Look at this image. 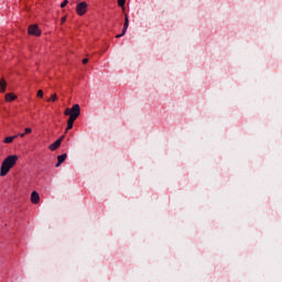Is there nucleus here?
<instances>
[{
    "instance_id": "412c9836",
    "label": "nucleus",
    "mask_w": 282,
    "mask_h": 282,
    "mask_svg": "<svg viewBox=\"0 0 282 282\" xmlns=\"http://www.w3.org/2000/svg\"><path fill=\"white\" fill-rule=\"evenodd\" d=\"M65 21H67V18H66V17H63V18H62V23H65Z\"/></svg>"
},
{
    "instance_id": "f8f14e48",
    "label": "nucleus",
    "mask_w": 282,
    "mask_h": 282,
    "mask_svg": "<svg viewBox=\"0 0 282 282\" xmlns=\"http://www.w3.org/2000/svg\"><path fill=\"white\" fill-rule=\"evenodd\" d=\"M7 85L8 84L4 82V79H0V91H1V94H4Z\"/></svg>"
},
{
    "instance_id": "f3484780",
    "label": "nucleus",
    "mask_w": 282,
    "mask_h": 282,
    "mask_svg": "<svg viewBox=\"0 0 282 282\" xmlns=\"http://www.w3.org/2000/svg\"><path fill=\"white\" fill-rule=\"evenodd\" d=\"M57 140H59V144H63V140H65V134H63L62 137H59Z\"/></svg>"
},
{
    "instance_id": "6e6552de",
    "label": "nucleus",
    "mask_w": 282,
    "mask_h": 282,
    "mask_svg": "<svg viewBox=\"0 0 282 282\" xmlns=\"http://www.w3.org/2000/svg\"><path fill=\"white\" fill-rule=\"evenodd\" d=\"M74 122H76V119H68L67 120V127L65 133H67L70 129H74Z\"/></svg>"
},
{
    "instance_id": "1a4fd4ad",
    "label": "nucleus",
    "mask_w": 282,
    "mask_h": 282,
    "mask_svg": "<svg viewBox=\"0 0 282 282\" xmlns=\"http://www.w3.org/2000/svg\"><path fill=\"white\" fill-rule=\"evenodd\" d=\"M61 147V140H56L54 143H52L48 149L50 151H56Z\"/></svg>"
},
{
    "instance_id": "9b49d317",
    "label": "nucleus",
    "mask_w": 282,
    "mask_h": 282,
    "mask_svg": "<svg viewBox=\"0 0 282 282\" xmlns=\"http://www.w3.org/2000/svg\"><path fill=\"white\" fill-rule=\"evenodd\" d=\"M4 98L7 102H12V100H17V95L7 94Z\"/></svg>"
},
{
    "instance_id": "9d476101",
    "label": "nucleus",
    "mask_w": 282,
    "mask_h": 282,
    "mask_svg": "<svg viewBox=\"0 0 282 282\" xmlns=\"http://www.w3.org/2000/svg\"><path fill=\"white\" fill-rule=\"evenodd\" d=\"M17 138H19V135L7 137V138H4L3 142H4V144H12V142H14V140H17Z\"/></svg>"
},
{
    "instance_id": "39448f33",
    "label": "nucleus",
    "mask_w": 282,
    "mask_h": 282,
    "mask_svg": "<svg viewBox=\"0 0 282 282\" xmlns=\"http://www.w3.org/2000/svg\"><path fill=\"white\" fill-rule=\"evenodd\" d=\"M29 34L32 36H40L41 35V30L39 29V25L33 24L29 26Z\"/></svg>"
},
{
    "instance_id": "aec40b11",
    "label": "nucleus",
    "mask_w": 282,
    "mask_h": 282,
    "mask_svg": "<svg viewBox=\"0 0 282 282\" xmlns=\"http://www.w3.org/2000/svg\"><path fill=\"white\" fill-rule=\"evenodd\" d=\"M15 135H18L20 138H25V132L24 133H19V134H15Z\"/></svg>"
},
{
    "instance_id": "f03ea898",
    "label": "nucleus",
    "mask_w": 282,
    "mask_h": 282,
    "mask_svg": "<svg viewBox=\"0 0 282 282\" xmlns=\"http://www.w3.org/2000/svg\"><path fill=\"white\" fill-rule=\"evenodd\" d=\"M64 116H68L70 120H77L78 116H80V106L75 104L72 108H67L64 111Z\"/></svg>"
},
{
    "instance_id": "423d86ee",
    "label": "nucleus",
    "mask_w": 282,
    "mask_h": 282,
    "mask_svg": "<svg viewBox=\"0 0 282 282\" xmlns=\"http://www.w3.org/2000/svg\"><path fill=\"white\" fill-rule=\"evenodd\" d=\"M67 160V153L61 154L57 156V163L55 164L56 169L63 164Z\"/></svg>"
},
{
    "instance_id": "7ed1b4c3",
    "label": "nucleus",
    "mask_w": 282,
    "mask_h": 282,
    "mask_svg": "<svg viewBox=\"0 0 282 282\" xmlns=\"http://www.w3.org/2000/svg\"><path fill=\"white\" fill-rule=\"evenodd\" d=\"M87 2H79L76 7V12L79 17H83L87 12Z\"/></svg>"
},
{
    "instance_id": "ddd939ff",
    "label": "nucleus",
    "mask_w": 282,
    "mask_h": 282,
    "mask_svg": "<svg viewBox=\"0 0 282 282\" xmlns=\"http://www.w3.org/2000/svg\"><path fill=\"white\" fill-rule=\"evenodd\" d=\"M124 3H127V0H118V6L122 8V10H124Z\"/></svg>"
},
{
    "instance_id": "6ab92c4d",
    "label": "nucleus",
    "mask_w": 282,
    "mask_h": 282,
    "mask_svg": "<svg viewBox=\"0 0 282 282\" xmlns=\"http://www.w3.org/2000/svg\"><path fill=\"white\" fill-rule=\"evenodd\" d=\"M87 63H89V59L88 58H84L83 59V65H87Z\"/></svg>"
},
{
    "instance_id": "a211bd4d",
    "label": "nucleus",
    "mask_w": 282,
    "mask_h": 282,
    "mask_svg": "<svg viewBox=\"0 0 282 282\" xmlns=\"http://www.w3.org/2000/svg\"><path fill=\"white\" fill-rule=\"evenodd\" d=\"M25 132V134H28V133H32V130H31V128H25V130H24Z\"/></svg>"
},
{
    "instance_id": "f257e3e1",
    "label": "nucleus",
    "mask_w": 282,
    "mask_h": 282,
    "mask_svg": "<svg viewBox=\"0 0 282 282\" xmlns=\"http://www.w3.org/2000/svg\"><path fill=\"white\" fill-rule=\"evenodd\" d=\"M18 160H19V156L17 154L9 155L3 160L0 167L1 177H6V175L10 173V169H12L17 164Z\"/></svg>"
},
{
    "instance_id": "2eb2a0df",
    "label": "nucleus",
    "mask_w": 282,
    "mask_h": 282,
    "mask_svg": "<svg viewBox=\"0 0 282 282\" xmlns=\"http://www.w3.org/2000/svg\"><path fill=\"white\" fill-rule=\"evenodd\" d=\"M67 3H69L68 0H64L62 3H61V8H66L67 7Z\"/></svg>"
},
{
    "instance_id": "dca6fc26",
    "label": "nucleus",
    "mask_w": 282,
    "mask_h": 282,
    "mask_svg": "<svg viewBox=\"0 0 282 282\" xmlns=\"http://www.w3.org/2000/svg\"><path fill=\"white\" fill-rule=\"evenodd\" d=\"M37 98H43V90L40 89V90L37 91Z\"/></svg>"
},
{
    "instance_id": "20e7f679",
    "label": "nucleus",
    "mask_w": 282,
    "mask_h": 282,
    "mask_svg": "<svg viewBox=\"0 0 282 282\" xmlns=\"http://www.w3.org/2000/svg\"><path fill=\"white\" fill-rule=\"evenodd\" d=\"M127 30H129V15L126 14L122 32L117 34L116 39H122L127 34Z\"/></svg>"
},
{
    "instance_id": "0eeeda50",
    "label": "nucleus",
    "mask_w": 282,
    "mask_h": 282,
    "mask_svg": "<svg viewBox=\"0 0 282 282\" xmlns=\"http://www.w3.org/2000/svg\"><path fill=\"white\" fill-rule=\"evenodd\" d=\"M31 202L32 204H39L41 202V196L37 194V192H32L31 193Z\"/></svg>"
},
{
    "instance_id": "4468645a",
    "label": "nucleus",
    "mask_w": 282,
    "mask_h": 282,
    "mask_svg": "<svg viewBox=\"0 0 282 282\" xmlns=\"http://www.w3.org/2000/svg\"><path fill=\"white\" fill-rule=\"evenodd\" d=\"M52 100L53 102H56L58 100V96H56V94H53L51 96V99H48V101Z\"/></svg>"
}]
</instances>
